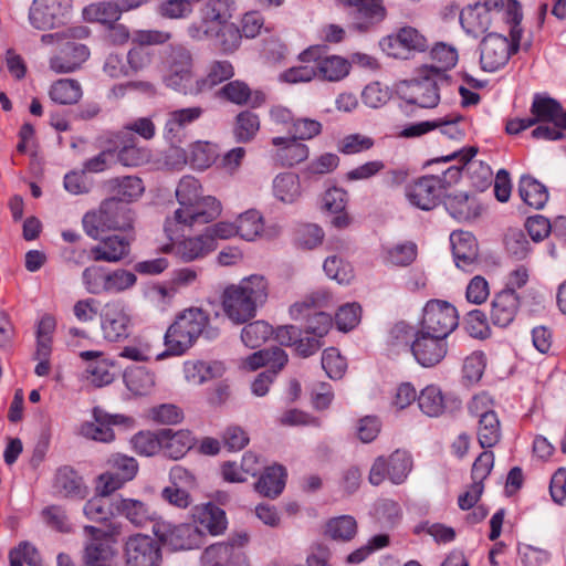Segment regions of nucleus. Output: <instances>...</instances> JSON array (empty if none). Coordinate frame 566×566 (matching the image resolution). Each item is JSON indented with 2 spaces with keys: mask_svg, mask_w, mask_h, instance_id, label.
Masks as SVG:
<instances>
[{
  "mask_svg": "<svg viewBox=\"0 0 566 566\" xmlns=\"http://www.w3.org/2000/svg\"><path fill=\"white\" fill-rule=\"evenodd\" d=\"M179 208L166 219L165 232L170 240L178 235V227L195 228L207 224L221 213L220 202L212 196H202L198 179L185 176L176 188Z\"/></svg>",
  "mask_w": 566,
  "mask_h": 566,
  "instance_id": "nucleus-1",
  "label": "nucleus"
},
{
  "mask_svg": "<svg viewBox=\"0 0 566 566\" xmlns=\"http://www.w3.org/2000/svg\"><path fill=\"white\" fill-rule=\"evenodd\" d=\"M268 297L269 282L265 276L252 274L224 289L222 308L234 324H243L255 316L258 308L266 303Z\"/></svg>",
  "mask_w": 566,
  "mask_h": 566,
  "instance_id": "nucleus-2",
  "label": "nucleus"
},
{
  "mask_svg": "<svg viewBox=\"0 0 566 566\" xmlns=\"http://www.w3.org/2000/svg\"><path fill=\"white\" fill-rule=\"evenodd\" d=\"M203 335L213 339L219 335V329L209 326V315L198 307H190L181 312L165 334L166 352L158 355L161 359L168 355H182Z\"/></svg>",
  "mask_w": 566,
  "mask_h": 566,
  "instance_id": "nucleus-3",
  "label": "nucleus"
},
{
  "mask_svg": "<svg viewBox=\"0 0 566 566\" xmlns=\"http://www.w3.org/2000/svg\"><path fill=\"white\" fill-rule=\"evenodd\" d=\"M523 18L521 4L517 1H511L507 9V23L511 24V39L491 32L480 42V64L486 72H495L506 65L511 55L520 48L522 29L520 27Z\"/></svg>",
  "mask_w": 566,
  "mask_h": 566,
  "instance_id": "nucleus-4",
  "label": "nucleus"
},
{
  "mask_svg": "<svg viewBox=\"0 0 566 566\" xmlns=\"http://www.w3.org/2000/svg\"><path fill=\"white\" fill-rule=\"evenodd\" d=\"M133 222V212L127 202L117 197L105 199L98 211H90L82 219L84 231L92 239H98L106 230H130Z\"/></svg>",
  "mask_w": 566,
  "mask_h": 566,
  "instance_id": "nucleus-5",
  "label": "nucleus"
},
{
  "mask_svg": "<svg viewBox=\"0 0 566 566\" xmlns=\"http://www.w3.org/2000/svg\"><path fill=\"white\" fill-rule=\"evenodd\" d=\"M448 80L446 73L423 65L417 71V76L400 84L399 94L409 104L433 108L440 101V85Z\"/></svg>",
  "mask_w": 566,
  "mask_h": 566,
  "instance_id": "nucleus-6",
  "label": "nucleus"
},
{
  "mask_svg": "<svg viewBox=\"0 0 566 566\" xmlns=\"http://www.w3.org/2000/svg\"><path fill=\"white\" fill-rule=\"evenodd\" d=\"M163 81L174 91L187 93L193 77V57L182 45L170 46L164 55Z\"/></svg>",
  "mask_w": 566,
  "mask_h": 566,
  "instance_id": "nucleus-7",
  "label": "nucleus"
},
{
  "mask_svg": "<svg viewBox=\"0 0 566 566\" xmlns=\"http://www.w3.org/2000/svg\"><path fill=\"white\" fill-rule=\"evenodd\" d=\"M335 4L346 12L349 28L360 33L369 32L387 15L382 0H335Z\"/></svg>",
  "mask_w": 566,
  "mask_h": 566,
  "instance_id": "nucleus-8",
  "label": "nucleus"
},
{
  "mask_svg": "<svg viewBox=\"0 0 566 566\" xmlns=\"http://www.w3.org/2000/svg\"><path fill=\"white\" fill-rule=\"evenodd\" d=\"M412 458L406 450L397 449L388 458L377 457L369 470L368 480L373 485H380L386 479L394 484H401L412 470Z\"/></svg>",
  "mask_w": 566,
  "mask_h": 566,
  "instance_id": "nucleus-9",
  "label": "nucleus"
},
{
  "mask_svg": "<svg viewBox=\"0 0 566 566\" xmlns=\"http://www.w3.org/2000/svg\"><path fill=\"white\" fill-rule=\"evenodd\" d=\"M457 308L447 301L431 300L423 307L420 332L447 338L458 326Z\"/></svg>",
  "mask_w": 566,
  "mask_h": 566,
  "instance_id": "nucleus-10",
  "label": "nucleus"
},
{
  "mask_svg": "<svg viewBox=\"0 0 566 566\" xmlns=\"http://www.w3.org/2000/svg\"><path fill=\"white\" fill-rule=\"evenodd\" d=\"M329 298L331 295L328 292L324 290L315 291L303 301L294 303L290 308V313L294 319H300L306 315V334L322 338L328 333L332 326V317L325 312H315L311 315L308 311L312 307L324 306Z\"/></svg>",
  "mask_w": 566,
  "mask_h": 566,
  "instance_id": "nucleus-11",
  "label": "nucleus"
},
{
  "mask_svg": "<svg viewBox=\"0 0 566 566\" xmlns=\"http://www.w3.org/2000/svg\"><path fill=\"white\" fill-rule=\"evenodd\" d=\"M125 566H160V543L145 534L129 536L124 544Z\"/></svg>",
  "mask_w": 566,
  "mask_h": 566,
  "instance_id": "nucleus-12",
  "label": "nucleus"
},
{
  "mask_svg": "<svg viewBox=\"0 0 566 566\" xmlns=\"http://www.w3.org/2000/svg\"><path fill=\"white\" fill-rule=\"evenodd\" d=\"M304 63H315L316 76L322 81L339 82L350 72V62L339 55H323L321 46H311L300 54Z\"/></svg>",
  "mask_w": 566,
  "mask_h": 566,
  "instance_id": "nucleus-13",
  "label": "nucleus"
},
{
  "mask_svg": "<svg viewBox=\"0 0 566 566\" xmlns=\"http://www.w3.org/2000/svg\"><path fill=\"white\" fill-rule=\"evenodd\" d=\"M103 337L108 342H120L128 337L132 316L127 306L118 300L107 302L99 314Z\"/></svg>",
  "mask_w": 566,
  "mask_h": 566,
  "instance_id": "nucleus-14",
  "label": "nucleus"
},
{
  "mask_svg": "<svg viewBox=\"0 0 566 566\" xmlns=\"http://www.w3.org/2000/svg\"><path fill=\"white\" fill-rule=\"evenodd\" d=\"M71 0H33L29 21L38 30H49L63 24L70 13Z\"/></svg>",
  "mask_w": 566,
  "mask_h": 566,
  "instance_id": "nucleus-15",
  "label": "nucleus"
},
{
  "mask_svg": "<svg viewBox=\"0 0 566 566\" xmlns=\"http://www.w3.org/2000/svg\"><path fill=\"white\" fill-rule=\"evenodd\" d=\"M381 50L389 56L407 59L411 51L423 52L428 48V40L417 29L403 27L397 33L382 38L379 42Z\"/></svg>",
  "mask_w": 566,
  "mask_h": 566,
  "instance_id": "nucleus-16",
  "label": "nucleus"
},
{
  "mask_svg": "<svg viewBox=\"0 0 566 566\" xmlns=\"http://www.w3.org/2000/svg\"><path fill=\"white\" fill-rule=\"evenodd\" d=\"M107 464L108 470L98 478L99 489L104 493H113L118 490L127 481L133 480L138 471L136 460L123 454L112 455Z\"/></svg>",
  "mask_w": 566,
  "mask_h": 566,
  "instance_id": "nucleus-17",
  "label": "nucleus"
},
{
  "mask_svg": "<svg viewBox=\"0 0 566 566\" xmlns=\"http://www.w3.org/2000/svg\"><path fill=\"white\" fill-rule=\"evenodd\" d=\"M410 349L416 360L423 367L439 364L447 355V338L418 332L411 342Z\"/></svg>",
  "mask_w": 566,
  "mask_h": 566,
  "instance_id": "nucleus-18",
  "label": "nucleus"
},
{
  "mask_svg": "<svg viewBox=\"0 0 566 566\" xmlns=\"http://www.w3.org/2000/svg\"><path fill=\"white\" fill-rule=\"evenodd\" d=\"M442 192L441 179L437 176H424L407 187L406 196L412 206L431 210L439 203Z\"/></svg>",
  "mask_w": 566,
  "mask_h": 566,
  "instance_id": "nucleus-19",
  "label": "nucleus"
},
{
  "mask_svg": "<svg viewBox=\"0 0 566 566\" xmlns=\"http://www.w3.org/2000/svg\"><path fill=\"white\" fill-rule=\"evenodd\" d=\"M84 532L92 538L85 547V566H116V549L109 543L102 541V530L86 525Z\"/></svg>",
  "mask_w": 566,
  "mask_h": 566,
  "instance_id": "nucleus-20",
  "label": "nucleus"
},
{
  "mask_svg": "<svg viewBox=\"0 0 566 566\" xmlns=\"http://www.w3.org/2000/svg\"><path fill=\"white\" fill-rule=\"evenodd\" d=\"M76 39H67L61 43L59 54L50 59V69L60 73H71L77 70L90 56L86 45L75 42Z\"/></svg>",
  "mask_w": 566,
  "mask_h": 566,
  "instance_id": "nucleus-21",
  "label": "nucleus"
},
{
  "mask_svg": "<svg viewBox=\"0 0 566 566\" xmlns=\"http://www.w3.org/2000/svg\"><path fill=\"white\" fill-rule=\"evenodd\" d=\"M248 541L247 533H239L231 536L228 542L210 545L201 555V566H227Z\"/></svg>",
  "mask_w": 566,
  "mask_h": 566,
  "instance_id": "nucleus-22",
  "label": "nucleus"
},
{
  "mask_svg": "<svg viewBox=\"0 0 566 566\" xmlns=\"http://www.w3.org/2000/svg\"><path fill=\"white\" fill-rule=\"evenodd\" d=\"M202 113V108L198 106L168 112L164 126V137L172 145L181 143L185 128L196 122Z\"/></svg>",
  "mask_w": 566,
  "mask_h": 566,
  "instance_id": "nucleus-23",
  "label": "nucleus"
},
{
  "mask_svg": "<svg viewBox=\"0 0 566 566\" xmlns=\"http://www.w3.org/2000/svg\"><path fill=\"white\" fill-rule=\"evenodd\" d=\"M531 114L534 125L547 122L566 129V111L555 98L536 94L531 106Z\"/></svg>",
  "mask_w": 566,
  "mask_h": 566,
  "instance_id": "nucleus-24",
  "label": "nucleus"
},
{
  "mask_svg": "<svg viewBox=\"0 0 566 566\" xmlns=\"http://www.w3.org/2000/svg\"><path fill=\"white\" fill-rule=\"evenodd\" d=\"M115 511L136 527H144L157 518L156 511L137 499L115 497Z\"/></svg>",
  "mask_w": 566,
  "mask_h": 566,
  "instance_id": "nucleus-25",
  "label": "nucleus"
},
{
  "mask_svg": "<svg viewBox=\"0 0 566 566\" xmlns=\"http://www.w3.org/2000/svg\"><path fill=\"white\" fill-rule=\"evenodd\" d=\"M205 532L193 523L174 526L165 535V542L174 551L199 548L205 542Z\"/></svg>",
  "mask_w": 566,
  "mask_h": 566,
  "instance_id": "nucleus-26",
  "label": "nucleus"
},
{
  "mask_svg": "<svg viewBox=\"0 0 566 566\" xmlns=\"http://www.w3.org/2000/svg\"><path fill=\"white\" fill-rule=\"evenodd\" d=\"M518 308V294L511 290H503L495 294L492 301L491 322L499 327H506L514 321Z\"/></svg>",
  "mask_w": 566,
  "mask_h": 566,
  "instance_id": "nucleus-27",
  "label": "nucleus"
},
{
  "mask_svg": "<svg viewBox=\"0 0 566 566\" xmlns=\"http://www.w3.org/2000/svg\"><path fill=\"white\" fill-rule=\"evenodd\" d=\"M99 243L91 249L92 259L96 262H118L129 252V241L118 234L97 239Z\"/></svg>",
  "mask_w": 566,
  "mask_h": 566,
  "instance_id": "nucleus-28",
  "label": "nucleus"
},
{
  "mask_svg": "<svg viewBox=\"0 0 566 566\" xmlns=\"http://www.w3.org/2000/svg\"><path fill=\"white\" fill-rule=\"evenodd\" d=\"M452 252L458 268L468 270L478 260V242L471 232L454 231L450 235Z\"/></svg>",
  "mask_w": 566,
  "mask_h": 566,
  "instance_id": "nucleus-29",
  "label": "nucleus"
},
{
  "mask_svg": "<svg viewBox=\"0 0 566 566\" xmlns=\"http://www.w3.org/2000/svg\"><path fill=\"white\" fill-rule=\"evenodd\" d=\"M193 524L211 535H219L227 528V518L223 510L214 504L198 505L192 511Z\"/></svg>",
  "mask_w": 566,
  "mask_h": 566,
  "instance_id": "nucleus-30",
  "label": "nucleus"
},
{
  "mask_svg": "<svg viewBox=\"0 0 566 566\" xmlns=\"http://www.w3.org/2000/svg\"><path fill=\"white\" fill-rule=\"evenodd\" d=\"M217 244L209 234L203 232L200 235L184 239L174 245V251L184 262H191L205 258L214 251Z\"/></svg>",
  "mask_w": 566,
  "mask_h": 566,
  "instance_id": "nucleus-31",
  "label": "nucleus"
},
{
  "mask_svg": "<svg viewBox=\"0 0 566 566\" xmlns=\"http://www.w3.org/2000/svg\"><path fill=\"white\" fill-rule=\"evenodd\" d=\"M272 144L276 147L275 159L282 166L292 167L308 158V147L292 137H274Z\"/></svg>",
  "mask_w": 566,
  "mask_h": 566,
  "instance_id": "nucleus-32",
  "label": "nucleus"
},
{
  "mask_svg": "<svg viewBox=\"0 0 566 566\" xmlns=\"http://www.w3.org/2000/svg\"><path fill=\"white\" fill-rule=\"evenodd\" d=\"M193 444V437L188 430L174 431L172 429L161 430L160 450L172 460L182 458Z\"/></svg>",
  "mask_w": 566,
  "mask_h": 566,
  "instance_id": "nucleus-33",
  "label": "nucleus"
},
{
  "mask_svg": "<svg viewBox=\"0 0 566 566\" xmlns=\"http://www.w3.org/2000/svg\"><path fill=\"white\" fill-rule=\"evenodd\" d=\"M518 193L521 199L534 209H542L548 200L547 188L530 175L521 177L518 182Z\"/></svg>",
  "mask_w": 566,
  "mask_h": 566,
  "instance_id": "nucleus-34",
  "label": "nucleus"
},
{
  "mask_svg": "<svg viewBox=\"0 0 566 566\" xmlns=\"http://www.w3.org/2000/svg\"><path fill=\"white\" fill-rule=\"evenodd\" d=\"M444 205L450 214L459 221H468L480 214L476 200L465 192L449 195Z\"/></svg>",
  "mask_w": 566,
  "mask_h": 566,
  "instance_id": "nucleus-35",
  "label": "nucleus"
},
{
  "mask_svg": "<svg viewBox=\"0 0 566 566\" xmlns=\"http://www.w3.org/2000/svg\"><path fill=\"white\" fill-rule=\"evenodd\" d=\"M93 422H84L81 426V434L87 439L99 442H111L114 440V431L108 427L107 422L112 419L108 413L101 408L93 409Z\"/></svg>",
  "mask_w": 566,
  "mask_h": 566,
  "instance_id": "nucleus-36",
  "label": "nucleus"
},
{
  "mask_svg": "<svg viewBox=\"0 0 566 566\" xmlns=\"http://www.w3.org/2000/svg\"><path fill=\"white\" fill-rule=\"evenodd\" d=\"M127 389L136 395H148L155 387V374L143 366L127 368L123 375Z\"/></svg>",
  "mask_w": 566,
  "mask_h": 566,
  "instance_id": "nucleus-37",
  "label": "nucleus"
},
{
  "mask_svg": "<svg viewBox=\"0 0 566 566\" xmlns=\"http://www.w3.org/2000/svg\"><path fill=\"white\" fill-rule=\"evenodd\" d=\"M233 2L230 0H208L201 9L203 25L213 28L228 23L232 17Z\"/></svg>",
  "mask_w": 566,
  "mask_h": 566,
  "instance_id": "nucleus-38",
  "label": "nucleus"
},
{
  "mask_svg": "<svg viewBox=\"0 0 566 566\" xmlns=\"http://www.w3.org/2000/svg\"><path fill=\"white\" fill-rule=\"evenodd\" d=\"M287 354L280 347H272L253 353L244 360L250 370L268 366L269 369H282L287 363Z\"/></svg>",
  "mask_w": 566,
  "mask_h": 566,
  "instance_id": "nucleus-39",
  "label": "nucleus"
},
{
  "mask_svg": "<svg viewBox=\"0 0 566 566\" xmlns=\"http://www.w3.org/2000/svg\"><path fill=\"white\" fill-rule=\"evenodd\" d=\"M301 182L296 174L283 172L273 180V195L283 203H293L301 197Z\"/></svg>",
  "mask_w": 566,
  "mask_h": 566,
  "instance_id": "nucleus-40",
  "label": "nucleus"
},
{
  "mask_svg": "<svg viewBox=\"0 0 566 566\" xmlns=\"http://www.w3.org/2000/svg\"><path fill=\"white\" fill-rule=\"evenodd\" d=\"M109 494L104 493L101 489V494L95 495L85 503L83 512L88 520L102 523L116 514L115 497L111 500L108 497Z\"/></svg>",
  "mask_w": 566,
  "mask_h": 566,
  "instance_id": "nucleus-41",
  "label": "nucleus"
},
{
  "mask_svg": "<svg viewBox=\"0 0 566 566\" xmlns=\"http://www.w3.org/2000/svg\"><path fill=\"white\" fill-rule=\"evenodd\" d=\"M81 84L73 78H61L55 81L49 91L50 98L61 105L76 104L82 97Z\"/></svg>",
  "mask_w": 566,
  "mask_h": 566,
  "instance_id": "nucleus-42",
  "label": "nucleus"
},
{
  "mask_svg": "<svg viewBox=\"0 0 566 566\" xmlns=\"http://www.w3.org/2000/svg\"><path fill=\"white\" fill-rule=\"evenodd\" d=\"M285 469L282 465L268 468L255 483V490L268 497H276L285 485Z\"/></svg>",
  "mask_w": 566,
  "mask_h": 566,
  "instance_id": "nucleus-43",
  "label": "nucleus"
},
{
  "mask_svg": "<svg viewBox=\"0 0 566 566\" xmlns=\"http://www.w3.org/2000/svg\"><path fill=\"white\" fill-rule=\"evenodd\" d=\"M217 157L218 149L214 144L199 140L189 146L184 163H189L196 169H206L216 161Z\"/></svg>",
  "mask_w": 566,
  "mask_h": 566,
  "instance_id": "nucleus-44",
  "label": "nucleus"
},
{
  "mask_svg": "<svg viewBox=\"0 0 566 566\" xmlns=\"http://www.w3.org/2000/svg\"><path fill=\"white\" fill-rule=\"evenodd\" d=\"M418 406L422 413L437 418L446 411V398L439 387L429 385L418 395Z\"/></svg>",
  "mask_w": 566,
  "mask_h": 566,
  "instance_id": "nucleus-45",
  "label": "nucleus"
},
{
  "mask_svg": "<svg viewBox=\"0 0 566 566\" xmlns=\"http://www.w3.org/2000/svg\"><path fill=\"white\" fill-rule=\"evenodd\" d=\"M120 15V9L115 2L102 1L92 3L83 9V18L85 21L99 22L105 25L117 22Z\"/></svg>",
  "mask_w": 566,
  "mask_h": 566,
  "instance_id": "nucleus-46",
  "label": "nucleus"
},
{
  "mask_svg": "<svg viewBox=\"0 0 566 566\" xmlns=\"http://www.w3.org/2000/svg\"><path fill=\"white\" fill-rule=\"evenodd\" d=\"M234 70L229 61H213L209 64L207 75L198 80L196 92H203L229 80L233 76Z\"/></svg>",
  "mask_w": 566,
  "mask_h": 566,
  "instance_id": "nucleus-47",
  "label": "nucleus"
},
{
  "mask_svg": "<svg viewBox=\"0 0 566 566\" xmlns=\"http://www.w3.org/2000/svg\"><path fill=\"white\" fill-rule=\"evenodd\" d=\"M83 486L82 478L71 468H60L54 478V489L63 496L81 495Z\"/></svg>",
  "mask_w": 566,
  "mask_h": 566,
  "instance_id": "nucleus-48",
  "label": "nucleus"
},
{
  "mask_svg": "<svg viewBox=\"0 0 566 566\" xmlns=\"http://www.w3.org/2000/svg\"><path fill=\"white\" fill-rule=\"evenodd\" d=\"M476 153H478V148L476 147H469V148H464L462 150L454 151L451 155L442 157L443 161H450L452 159H457L458 158L459 161L461 163V166H451V167H449L443 172V175L441 177L437 176L439 179H441V184L443 185V190L448 186L457 182L460 179L462 168L468 166V164L476 155Z\"/></svg>",
  "mask_w": 566,
  "mask_h": 566,
  "instance_id": "nucleus-49",
  "label": "nucleus"
},
{
  "mask_svg": "<svg viewBox=\"0 0 566 566\" xmlns=\"http://www.w3.org/2000/svg\"><path fill=\"white\" fill-rule=\"evenodd\" d=\"M112 191L123 202L132 201L144 192V186L140 178L135 176H126L122 178H114L109 181Z\"/></svg>",
  "mask_w": 566,
  "mask_h": 566,
  "instance_id": "nucleus-50",
  "label": "nucleus"
},
{
  "mask_svg": "<svg viewBox=\"0 0 566 566\" xmlns=\"http://www.w3.org/2000/svg\"><path fill=\"white\" fill-rule=\"evenodd\" d=\"M184 371L188 382L201 385L213 377L220 376L222 366L219 364L211 365L205 361H187Z\"/></svg>",
  "mask_w": 566,
  "mask_h": 566,
  "instance_id": "nucleus-51",
  "label": "nucleus"
},
{
  "mask_svg": "<svg viewBox=\"0 0 566 566\" xmlns=\"http://www.w3.org/2000/svg\"><path fill=\"white\" fill-rule=\"evenodd\" d=\"M122 147L115 153V158L124 166H139L146 163L149 154L145 148L136 145L134 136L129 138L122 136Z\"/></svg>",
  "mask_w": 566,
  "mask_h": 566,
  "instance_id": "nucleus-52",
  "label": "nucleus"
},
{
  "mask_svg": "<svg viewBox=\"0 0 566 566\" xmlns=\"http://www.w3.org/2000/svg\"><path fill=\"white\" fill-rule=\"evenodd\" d=\"M501 438L500 420L496 413H489L479 419L478 439L482 448L494 447Z\"/></svg>",
  "mask_w": 566,
  "mask_h": 566,
  "instance_id": "nucleus-53",
  "label": "nucleus"
},
{
  "mask_svg": "<svg viewBox=\"0 0 566 566\" xmlns=\"http://www.w3.org/2000/svg\"><path fill=\"white\" fill-rule=\"evenodd\" d=\"M273 335V328L264 321H255L242 328L241 339L250 348L260 347Z\"/></svg>",
  "mask_w": 566,
  "mask_h": 566,
  "instance_id": "nucleus-54",
  "label": "nucleus"
},
{
  "mask_svg": "<svg viewBox=\"0 0 566 566\" xmlns=\"http://www.w3.org/2000/svg\"><path fill=\"white\" fill-rule=\"evenodd\" d=\"M213 35L217 39L216 45L223 53L234 52L241 43L242 33L234 23H226L214 28Z\"/></svg>",
  "mask_w": 566,
  "mask_h": 566,
  "instance_id": "nucleus-55",
  "label": "nucleus"
},
{
  "mask_svg": "<svg viewBox=\"0 0 566 566\" xmlns=\"http://www.w3.org/2000/svg\"><path fill=\"white\" fill-rule=\"evenodd\" d=\"M260 129L259 116L250 111L238 114L234 127V136L240 143H248L254 138Z\"/></svg>",
  "mask_w": 566,
  "mask_h": 566,
  "instance_id": "nucleus-56",
  "label": "nucleus"
},
{
  "mask_svg": "<svg viewBox=\"0 0 566 566\" xmlns=\"http://www.w3.org/2000/svg\"><path fill=\"white\" fill-rule=\"evenodd\" d=\"M263 230V221L261 214L255 210H249L240 214L237 220L238 234L247 240H254Z\"/></svg>",
  "mask_w": 566,
  "mask_h": 566,
  "instance_id": "nucleus-57",
  "label": "nucleus"
},
{
  "mask_svg": "<svg viewBox=\"0 0 566 566\" xmlns=\"http://www.w3.org/2000/svg\"><path fill=\"white\" fill-rule=\"evenodd\" d=\"M107 271L108 269L97 264L84 269L82 272V283L90 294L101 295L104 293Z\"/></svg>",
  "mask_w": 566,
  "mask_h": 566,
  "instance_id": "nucleus-58",
  "label": "nucleus"
},
{
  "mask_svg": "<svg viewBox=\"0 0 566 566\" xmlns=\"http://www.w3.org/2000/svg\"><path fill=\"white\" fill-rule=\"evenodd\" d=\"M133 449L140 455L151 457L160 450L161 430L157 433L140 431L132 438Z\"/></svg>",
  "mask_w": 566,
  "mask_h": 566,
  "instance_id": "nucleus-59",
  "label": "nucleus"
},
{
  "mask_svg": "<svg viewBox=\"0 0 566 566\" xmlns=\"http://www.w3.org/2000/svg\"><path fill=\"white\" fill-rule=\"evenodd\" d=\"M137 277L135 273L124 270H108L104 293H120L136 284Z\"/></svg>",
  "mask_w": 566,
  "mask_h": 566,
  "instance_id": "nucleus-60",
  "label": "nucleus"
},
{
  "mask_svg": "<svg viewBox=\"0 0 566 566\" xmlns=\"http://www.w3.org/2000/svg\"><path fill=\"white\" fill-rule=\"evenodd\" d=\"M431 57L436 64L428 66L446 73L447 70L452 69L457 64L459 55L454 46L437 43L431 50Z\"/></svg>",
  "mask_w": 566,
  "mask_h": 566,
  "instance_id": "nucleus-61",
  "label": "nucleus"
},
{
  "mask_svg": "<svg viewBox=\"0 0 566 566\" xmlns=\"http://www.w3.org/2000/svg\"><path fill=\"white\" fill-rule=\"evenodd\" d=\"M356 532V521L349 515L335 517L327 524V533L334 539L349 541L355 536Z\"/></svg>",
  "mask_w": 566,
  "mask_h": 566,
  "instance_id": "nucleus-62",
  "label": "nucleus"
},
{
  "mask_svg": "<svg viewBox=\"0 0 566 566\" xmlns=\"http://www.w3.org/2000/svg\"><path fill=\"white\" fill-rule=\"evenodd\" d=\"M322 132V124L311 118H297L287 127L290 137L301 142L312 139Z\"/></svg>",
  "mask_w": 566,
  "mask_h": 566,
  "instance_id": "nucleus-63",
  "label": "nucleus"
},
{
  "mask_svg": "<svg viewBox=\"0 0 566 566\" xmlns=\"http://www.w3.org/2000/svg\"><path fill=\"white\" fill-rule=\"evenodd\" d=\"M322 367L329 378L339 379L346 371L347 363L336 348L331 347L323 353Z\"/></svg>",
  "mask_w": 566,
  "mask_h": 566,
  "instance_id": "nucleus-64",
  "label": "nucleus"
}]
</instances>
